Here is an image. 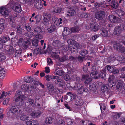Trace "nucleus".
I'll return each instance as SVG.
<instances>
[{"instance_id":"63","label":"nucleus","mask_w":125,"mask_h":125,"mask_svg":"<svg viewBox=\"0 0 125 125\" xmlns=\"http://www.w3.org/2000/svg\"><path fill=\"white\" fill-rule=\"evenodd\" d=\"M25 29L28 31H30L31 30V29L30 25L29 24L26 25L25 26Z\"/></svg>"},{"instance_id":"22","label":"nucleus","mask_w":125,"mask_h":125,"mask_svg":"<svg viewBox=\"0 0 125 125\" xmlns=\"http://www.w3.org/2000/svg\"><path fill=\"white\" fill-rule=\"evenodd\" d=\"M101 34L104 37H107L108 36V31L105 28H102L101 29Z\"/></svg>"},{"instance_id":"62","label":"nucleus","mask_w":125,"mask_h":125,"mask_svg":"<svg viewBox=\"0 0 125 125\" xmlns=\"http://www.w3.org/2000/svg\"><path fill=\"white\" fill-rule=\"evenodd\" d=\"M92 71L96 72L97 71V72H98V67L95 66H93L92 68Z\"/></svg>"},{"instance_id":"19","label":"nucleus","mask_w":125,"mask_h":125,"mask_svg":"<svg viewBox=\"0 0 125 125\" xmlns=\"http://www.w3.org/2000/svg\"><path fill=\"white\" fill-rule=\"evenodd\" d=\"M90 27L92 31L95 32L98 31L99 28V26L97 24H95L94 23H91Z\"/></svg>"},{"instance_id":"29","label":"nucleus","mask_w":125,"mask_h":125,"mask_svg":"<svg viewBox=\"0 0 125 125\" xmlns=\"http://www.w3.org/2000/svg\"><path fill=\"white\" fill-rule=\"evenodd\" d=\"M121 46H122V45L120 43L116 42L114 43V47L115 49L118 51L119 50H120V48Z\"/></svg>"},{"instance_id":"64","label":"nucleus","mask_w":125,"mask_h":125,"mask_svg":"<svg viewBox=\"0 0 125 125\" xmlns=\"http://www.w3.org/2000/svg\"><path fill=\"white\" fill-rule=\"evenodd\" d=\"M31 119H30V120H29L28 119L26 121V124L27 125H32V120L31 121Z\"/></svg>"},{"instance_id":"2","label":"nucleus","mask_w":125,"mask_h":125,"mask_svg":"<svg viewBox=\"0 0 125 125\" xmlns=\"http://www.w3.org/2000/svg\"><path fill=\"white\" fill-rule=\"evenodd\" d=\"M43 23L47 26L49 22L51 20L52 16L50 13L48 12L43 13Z\"/></svg>"},{"instance_id":"20","label":"nucleus","mask_w":125,"mask_h":125,"mask_svg":"<svg viewBox=\"0 0 125 125\" xmlns=\"http://www.w3.org/2000/svg\"><path fill=\"white\" fill-rule=\"evenodd\" d=\"M89 89L91 91L94 92L96 89V84L94 83H90L89 86Z\"/></svg>"},{"instance_id":"42","label":"nucleus","mask_w":125,"mask_h":125,"mask_svg":"<svg viewBox=\"0 0 125 125\" xmlns=\"http://www.w3.org/2000/svg\"><path fill=\"white\" fill-rule=\"evenodd\" d=\"M101 112H104L106 109L105 105L104 103H101L100 104Z\"/></svg>"},{"instance_id":"16","label":"nucleus","mask_w":125,"mask_h":125,"mask_svg":"<svg viewBox=\"0 0 125 125\" xmlns=\"http://www.w3.org/2000/svg\"><path fill=\"white\" fill-rule=\"evenodd\" d=\"M12 92L11 91H8L6 92L4 91H3L0 96V98L4 99L6 96H10Z\"/></svg>"},{"instance_id":"9","label":"nucleus","mask_w":125,"mask_h":125,"mask_svg":"<svg viewBox=\"0 0 125 125\" xmlns=\"http://www.w3.org/2000/svg\"><path fill=\"white\" fill-rule=\"evenodd\" d=\"M34 6L37 9L41 10L43 7L42 3L40 0H34Z\"/></svg>"},{"instance_id":"46","label":"nucleus","mask_w":125,"mask_h":125,"mask_svg":"<svg viewBox=\"0 0 125 125\" xmlns=\"http://www.w3.org/2000/svg\"><path fill=\"white\" fill-rule=\"evenodd\" d=\"M79 28L78 27H75L71 28L70 29L71 33L72 32H77L79 30Z\"/></svg>"},{"instance_id":"51","label":"nucleus","mask_w":125,"mask_h":125,"mask_svg":"<svg viewBox=\"0 0 125 125\" xmlns=\"http://www.w3.org/2000/svg\"><path fill=\"white\" fill-rule=\"evenodd\" d=\"M74 41V40H73L72 39H69L67 41V42L69 45L70 47H71L72 45H74L73 44Z\"/></svg>"},{"instance_id":"5","label":"nucleus","mask_w":125,"mask_h":125,"mask_svg":"<svg viewBox=\"0 0 125 125\" xmlns=\"http://www.w3.org/2000/svg\"><path fill=\"white\" fill-rule=\"evenodd\" d=\"M56 77L55 79L54 82L58 85L59 87H62L64 85L65 81L62 80L60 77L56 76Z\"/></svg>"},{"instance_id":"4","label":"nucleus","mask_w":125,"mask_h":125,"mask_svg":"<svg viewBox=\"0 0 125 125\" xmlns=\"http://www.w3.org/2000/svg\"><path fill=\"white\" fill-rule=\"evenodd\" d=\"M10 111L13 115H16L21 112L22 111L19 108V107L17 105L12 106L10 109Z\"/></svg>"},{"instance_id":"39","label":"nucleus","mask_w":125,"mask_h":125,"mask_svg":"<svg viewBox=\"0 0 125 125\" xmlns=\"http://www.w3.org/2000/svg\"><path fill=\"white\" fill-rule=\"evenodd\" d=\"M52 44L55 47H59L61 46V43L58 41H54L53 43Z\"/></svg>"},{"instance_id":"7","label":"nucleus","mask_w":125,"mask_h":125,"mask_svg":"<svg viewBox=\"0 0 125 125\" xmlns=\"http://www.w3.org/2000/svg\"><path fill=\"white\" fill-rule=\"evenodd\" d=\"M105 15V12L100 10L97 12L95 14V18L99 20H102Z\"/></svg>"},{"instance_id":"13","label":"nucleus","mask_w":125,"mask_h":125,"mask_svg":"<svg viewBox=\"0 0 125 125\" xmlns=\"http://www.w3.org/2000/svg\"><path fill=\"white\" fill-rule=\"evenodd\" d=\"M122 29L121 26H116L114 28L113 33L115 35H119L121 33Z\"/></svg>"},{"instance_id":"23","label":"nucleus","mask_w":125,"mask_h":125,"mask_svg":"<svg viewBox=\"0 0 125 125\" xmlns=\"http://www.w3.org/2000/svg\"><path fill=\"white\" fill-rule=\"evenodd\" d=\"M56 76L55 75H47L45 76L47 82L50 81L51 79L52 80V81H54L56 77Z\"/></svg>"},{"instance_id":"37","label":"nucleus","mask_w":125,"mask_h":125,"mask_svg":"<svg viewBox=\"0 0 125 125\" xmlns=\"http://www.w3.org/2000/svg\"><path fill=\"white\" fill-rule=\"evenodd\" d=\"M63 32L65 33L66 35H69L71 33L70 29L67 27H65L64 28Z\"/></svg>"},{"instance_id":"1","label":"nucleus","mask_w":125,"mask_h":125,"mask_svg":"<svg viewBox=\"0 0 125 125\" xmlns=\"http://www.w3.org/2000/svg\"><path fill=\"white\" fill-rule=\"evenodd\" d=\"M15 101L19 106H22L24 109L25 107V104L24 101V96L23 95L18 96L15 98Z\"/></svg>"},{"instance_id":"24","label":"nucleus","mask_w":125,"mask_h":125,"mask_svg":"<svg viewBox=\"0 0 125 125\" xmlns=\"http://www.w3.org/2000/svg\"><path fill=\"white\" fill-rule=\"evenodd\" d=\"M33 79V78L31 76H27L24 77V80L27 83H31Z\"/></svg>"},{"instance_id":"31","label":"nucleus","mask_w":125,"mask_h":125,"mask_svg":"<svg viewBox=\"0 0 125 125\" xmlns=\"http://www.w3.org/2000/svg\"><path fill=\"white\" fill-rule=\"evenodd\" d=\"M16 30L17 34H22V28L21 25H18L16 28Z\"/></svg>"},{"instance_id":"27","label":"nucleus","mask_w":125,"mask_h":125,"mask_svg":"<svg viewBox=\"0 0 125 125\" xmlns=\"http://www.w3.org/2000/svg\"><path fill=\"white\" fill-rule=\"evenodd\" d=\"M113 67L112 66L109 65H108L106 66L105 67V68L103 69V71H104V72H106V70H107L109 72L112 73V71L113 69Z\"/></svg>"},{"instance_id":"12","label":"nucleus","mask_w":125,"mask_h":125,"mask_svg":"<svg viewBox=\"0 0 125 125\" xmlns=\"http://www.w3.org/2000/svg\"><path fill=\"white\" fill-rule=\"evenodd\" d=\"M7 46L8 48V50L6 49L5 51L6 55H12L14 53V51L13 47L11 46Z\"/></svg>"},{"instance_id":"60","label":"nucleus","mask_w":125,"mask_h":125,"mask_svg":"<svg viewBox=\"0 0 125 125\" xmlns=\"http://www.w3.org/2000/svg\"><path fill=\"white\" fill-rule=\"evenodd\" d=\"M6 58V56L2 53H0V60H4Z\"/></svg>"},{"instance_id":"40","label":"nucleus","mask_w":125,"mask_h":125,"mask_svg":"<svg viewBox=\"0 0 125 125\" xmlns=\"http://www.w3.org/2000/svg\"><path fill=\"white\" fill-rule=\"evenodd\" d=\"M111 6L113 8H114L115 9L117 8L118 6L119 5L118 3L115 1H113L111 3Z\"/></svg>"},{"instance_id":"11","label":"nucleus","mask_w":125,"mask_h":125,"mask_svg":"<svg viewBox=\"0 0 125 125\" xmlns=\"http://www.w3.org/2000/svg\"><path fill=\"white\" fill-rule=\"evenodd\" d=\"M10 40V39L7 36H4L1 39H0V49L3 47V44Z\"/></svg>"},{"instance_id":"43","label":"nucleus","mask_w":125,"mask_h":125,"mask_svg":"<svg viewBox=\"0 0 125 125\" xmlns=\"http://www.w3.org/2000/svg\"><path fill=\"white\" fill-rule=\"evenodd\" d=\"M24 35L26 36H27L29 38H31L34 36V33L32 32H26L24 34Z\"/></svg>"},{"instance_id":"48","label":"nucleus","mask_w":125,"mask_h":125,"mask_svg":"<svg viewBox=\"0 0 125 125\" xmlns=\"http://www.w3.org/2000/svg\"><path fill=\"white\" fill-rule=\"evenodd\" d=\"M29 116H27L26 115H23L20 116V119L22 121H26L29 118Z\"/></svg>"},{"instance_id":"57","label":"nucleus","mask_w":125,"mask_h":125,"mask_svg":"<svg viewBox=\"0 0 125 125\" xmlns=\"http://www.w3.org/2000/svg\"><path fill=\"white\" fill-rule=\"evenodd\" d=\"M51 57L53 58H58V56L56 52H53L51 54Z\"/></svg>"},{"instance_id":"59","label":"nucleus","mask_w":125,"mask_h":125,"mask_svg":"<svg viewBox=\"0 0 125 125\" xmlns=\"http://www.w3.org/2000/svg\"><path fill=\"white\" fill-rule=\"evenodd\" d=\"M39 82L38 80L36 79H33V81L32 82V83H31L32 85H38L39 84Z\"/></svg>"},{"instance_id":"58","label":"nucleus","mask_w":125,"mask_h":125,"mask_svg":"<svg viewBox=\"0 0 125 125\" xmlns=\"http://www.w3.org/2000/svg\"><path fill=\"white\" fill-rule=\"evenodd\" d=\"M66 86L70 90L74 89V85L73 86H71L70 83H67L66 85Z\"/></svg>"},{"instance_id":"41","label":"nucleus","mask_w":125,"mask_h":125,"mask_svg":"<svg viewBox=\"0 0 125 125\" xmlns=\"http://www.w3.org/2000/svg\"><path fill=\"white\" fill-rule=\"evenodd\" d=\"M88 53L87 50L85 49H83L81 50V52L80 54L83 56H84L87 55Z\"/></svg>"},{"instance_id":"50","label":"nucleus","mask_w":125,"mask_h":125,"mask_svg":"<svg viewBox=\"0 0 125 125\" xmlns=\"http://www.w3.org/2000/svg\"><path fill=\"white\" fill-rule=\"evenodd\" d=\"M42 31V30L41 28L39 27H37L35 28L34 29V31L36 33H39L41 32Z\"/></svg>"},{"instance_id":"49","label":"nucleus","mask_w":125,"mask_h":125,"mask_svg":"<svg viewBox=\"0 0 125 125\" xmlns=\"http://www.w3.org/2000/svg\"><path fill=\"white\" fill-rule=\"evenodd\" d=\"M64 72L62 70L57 71L56 73V74L57 75L62 76L64 74Z\"/></svg>"},{"instance_id":"8","label":"nucleus","mask_w":125,"mask_h":125,"mask_svg":"<svg viewBox=\"0 0 125 125\" xmlns=\"http://www.w3.org/2000/svg\"><path fill=\"white\" fill-rule=\"evenodd\" d=\"M8 9L4 7L1 6L0 8V12L3 16L8 17L9 15Z\"/></svg>"},{"instance_id":"21","label":"nucleus","mask_w":125,"mask_h":125,"mask_svg":"<svg viewBox=\"0 0 125 125\" xmlns=\"http://www.w3.org/2000/svg\"><path fill=\"white\" fill-rule=\"evenodd\" d=\"M75 104L77 106H81L83 104V100L80 98H78L75 101Z\"/></svg>"},{"instance_id":"36","label":"nucleus","mask_w":125,"mask_h":125,"mask_svg":"<svg viewBox=\"0 0 125 125\" xmlns=\"http://www.w3.org/2000/svg\"><path fill=\"white\" fill-rule=\"evenodd\" d=\"M39 41L38 39H35L32 41V45L34 47L36 48L38 45Z\"/></svg>"},{"instance_id":"10","label":"nucleus","mask_w":125,"mask_h":125,"mask_svg":"<svg viewBox=\"0 0 125 125\" xmlns=\"http://www.w3.org/2000/svg\"><path fill=\"white\" fill-rule=\"evenodd\" d=\"M10 40V39L7 36H4L1 39H0V49L3 47V44Z\"/></svg>"},{"instance_id":"56","label":"nucleus","mask_w":125,"mask_h":125,"mask_svg":"<svg viewBox=\"0 0 125 125\" xmlns=\"http://www.w3.org/2000/svg\"><path fill=\"white\" fill-rule=\"evenodd\" d=\"M63 77L64 80L66 81H68L71 79L69 75L68 74H65Z\"/></svg>"},{"instance_id":"14","label":"nucleus","mask_w":125,"mask_h":125,"mask_svg":"<svg viewBox=\"0 0 125 125\" xmlns=\"http://www.w3.org/2000/svg\"><path fill=\"white\" fill-rule=\"evenodd\" d=\"M76 13V10L74 9H71L67 11L66 13L67 17H71L74 16Z\"/></svg>"},{"instance_id":"61","label":"nucleus","mask_w":125,"mask_h":125,"mask_svg":"<svg viewBox=\"0 0 125 125\" xmlns=\"http://www.w3.org/2000/svg\"><path fill=\"white\" fill-rule=\"evenodd\" d=\"M34 18L36 19L37 22H39L41 20V18L39 15H35L34 17Z\"/></svg>"},{"instance_id":"33","label":"nucleus","mask_w":125,"mask_h":125,"mask_svg":"<svg viewBox=\"0 0 125 125\" xmlns=\"http://www.w3.org/2000/svg\"><path fill=\"white\" fill-rule=\"evenodd\" d=\"M15 10L16 12H20L21 11V6L20 4H16Z\"/></svg>"},{"instance_id":"45","label":"nucleus","mask_w":125,"mask_h":125,"mask_svg":"<svg viewBox=\"0 0 125 125\" xmlns=\"http://www.w3.org/2000/svg\"><path fill=\"white\" fill-rule=\"evenodd\" d=\"M52 21L54 22V24L56 25L60 24L59 19L57 18H54L53 19H52Z\"/></svg>"},{"instance_id":"47","label":"nucleus","mask_w":125,"mask_h":125,"mask_svg":"<svg viewBox=\"0 0 125 125\" xmlns=\"http://www.w3.org/2000/svg\"><path fill=\"white\" fill-rule=\"evenodd\" d=\"M115 78V76L113 75H110L109 76L108 80V82H109V84L110 83H113V81Z\"/></svg>"},{"instance_id":"26","label":"nucleus","mask_w":125,"mask_h":125,"mask_svg":"<svg viewBox=\"0 0 125 125\" xmlns=\"http://www.w3.org/2000/svg\"><path fill=\"white\" fill-rule=\"evenodd\" d=\"M22 50L20 48L18 50L15 49V51H14V56L16 57H20L21 56V54L22 53Z\"/></svg>"},{"instance_id":"44","label":"nucleus","mask_w":125,"mask_h":125,"mask_svg":"<svg viewBox=\"0 0 125 125\" xmlns=\"http://www.w3.org/2000/svg\"><path fill=\"white\" fill-rule=\"evenodd\" d=\"M106 72L103 71V69L101 71V73L100 74V75L101 77L104 79V80L105 79V74Z\"/></svg>"},{"instance_id":"38","label":"nucleus","mask_w":125,"mask_h":125,"mask_svg":"<svg viewBox=\"0 0 125 125\" xmlns=\"http://www.w3.org/2000/svg\"><path fill=\"white\" fill-rule=\"evenodd\" d=\"M0 77L3 78L5 75V72L3 68H0Z\"/></svg>"},{"instance_id":"55","label":"nucleus","mask_w":125,"mask_h":125,"mask_svg":"<svg viewBox=\"0 0 125 125\" xmlns=\"http://www.w3.org/2000/svg\"><path fill=\"white\" fill-rule=\"evenodd\" d=\"M70 48V47H69L68 46L66 45L62 47V49L63 51L66 52L67 51H69V48Z\"/></svg>"},{"instance_id":"6","label":"nucleus","mask_w":125,"mask_h":125,"mask_svg":"<svg viewBox=\"0 0 125 125\" xmlns=\"http://www.w3.org/2000/svg\"><path fill=\"white\" fill-rule=\"evenodd\" d=\"M108 18L110 21L114 23H119L121 20L118 17L113 15H109Z\"/></svg>"},{"instance_id":"17","label":"nucleus","mask_w":125,"mask_h":125,"mask_svg":"<svg viewBox=\"0 0 125 125\" xmlns=\"http://www.w3.org/2000/svg\"><path fill=\"white\" fill-rule=\"evenodd\" d=\"M106 2L103 1L100 2H96L95 3L94 5L95 7H101L104 8H105Z\"/></svg>"},{"instance_id":"53","label":"nucleus","mask_w":125,"mask_h":125,"mask_svg":"<svg viewBox=\"0 0 125 125\" xmlns=\"http://www.w3.org/2000/svg\"><path fill=\"white\" fill-rule=\"evenodd\" d=\"M68 58V56L67 55L63 56L61 59L60 61L62 62L67 60Z\"/></svg>"},{"instance_id":"52","label":"nucleus","mask_w":125,"mask_h":125,"mask_svg":"<svg viewBox=\"0 0 125 125\" xmlns=\"http://www.w3.org/2000/svg\"><path fill=\"white\" fill-rule=\"evenodd\" d=\"M92 81V79L91 78H88L85 80L84 83L85 84H89V85L90 83H91V81Z\"/></svg>"},{"instance_id":"54","label":"nucleus","mask_w":125,"mask_h":125,"mask_svg":"<svg viewBox=\"0 0 125 125\" xmlns=\"http://www.w3.org/2000/svg\"><path fill=\"white\" fill-rule=\"evenodd\" d=\"M108 89V85H104L101 87V90L103 92H105Z\"/></svg>"},{"instance_id":"30","label":"nucleus","mask_w":125,"mask_h":125,"mask_svg":"<svg viewBox=\"0 0 125 125\" xmlns=\"http://www.w3.org/2000/svg\"><path fill=\"white\" fill-rule=\"evenodd\" d=\"M56 29V27L54 25H51L50 27L47 29L48 32L50 33H51L55 31Z\"/></svg>"},{"instance_id":"25","label":"nucleus","mask_w":125,"mask_h":125,"mask_svg":"<svg viewBox=\"0 0 125 125\" xmlns=\"http://www.w3.org/2000/svg\"><path fill=\"white\" fill-rule=\"evenodd\" d=\"M67 95L71 97V100L73 101L76 99L77 97L76 94H73L71 92H68L66 94Z\"/></svg>"},{"instance_id":"32","label":"nucleus","mask_w":125,"mask_h":125,"mask_svg":"<svg viewBox=\"0 0 125 125\" xmlns=\"http://www.w3.org/2000/svg\"><path fill=\"white\" fill-rule=\"evenodd\" d=\"M98 72L97 71L93 72L92 71L90 73V75L91 77L93 78L97 79L98 78V76L97 75Z\"/></svg>"},{"instance_id":"3","label":"nucleus","mask_w":125,"mask_h":125,"mask_svg":"<svg viewBox=\"0 0 125 125\" xmlns=\"http://www.w3.org/2000/svg\"><path fill=\"white\" fill-rule=\"evenodd\" d=\"M74 89L77 90L78 93L80 94H82L84 92H86V90H87L86 88H84L81 83H76L74 85Z\"/></svg>"},{"instance_id":"35","label":"nucleus","mask_w":125,"mask_h":125,"mask_svg":"<svg viewBox=\"0 0 125 125\" xmlns=\"http://www.w3.org/2000/svg\"><path fill=\"white\" fill-rule=\"evenodd\" d=\"M54 121V119L51 117H47L46 119V122L49 124H52Z\"/></svg>"},{"instance_id":"34","label":"nucleus","mask_w":125,"mask_h":125,"mask_svg":"<svg viewBox=\"0 0 125 125\" xmlns=\"http://www.w3.org/2000/svg\"><path fill=\"white\" fill-rule=\"evenodd\" d=\"M82 125H95L92 123H89V122L88 120H83L82 121Z\"/></svg>"},{"instance_id":"18","label":"nucleus","mask_w":125,"mask_h":125,"mask_svg":"<svg viewBox=\"0 0 125 125\" xmlns=\"http://www.w3.org/2000/svg\"><path fill=\"white\" fill-rule=\"evenodd\" d=\"M5 21L3 19H0V34H1L3 31Z\"/></svg>"},{"instance_id":"15","label":"nucleus","mask_w":125,"mask_h":125,"mask_svg":"<svg viewBox=\"0 0 125 125\" xmlns=\"http://www.w3.org/2000/svg\"><path fill=\"white\" fill-rule=\"evenodd\" d=\"M79 48V44H75V45H74L72 46L69 48V50L72 53H76L77 52V49Z\"/></svg>"},{"instance_id":"28","label":"nucleus","mask_w":125,"mask_h":125,"mask_svg":"<svg viewBox=\"0 0 125 125\" xmlns=\"http://www.w3.org/2000/svg\"><path fill=\"white\" fill-rule=\"evenodd\" d=\"M117 14L118 16L121 18H123L125 14L124 12L121 9H118L117 10Z\"/></svg>"}]
</instances>
